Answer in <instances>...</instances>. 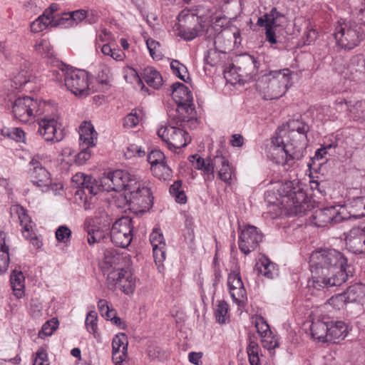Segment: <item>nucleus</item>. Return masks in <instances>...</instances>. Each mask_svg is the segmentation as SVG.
Listing matches in <instances>:
<instances>
[{
  "instance_id": "f257e3e1",
  "label": "nucleus",
  "mask_w": 365,
  "mask_h": 365,
  "mask_svg": "<svg viewBox=\"0 0 365 365\" xmlns=\"http://www.w3.org/2000/svg\"><path fill=\"white\" fill-rule=\"evenodd\" d=\"M309 266L312 278L308 284L317 289L340 286L347 280L351 273L348 270L346 258L334 249L314 251L309 257Z\"/></svg>"
},
{
  "instance_id": "f03ea898",
  "label": "nucleus",
  "mask_w": 365,
  "mask_h": 365,
  "mask_svg": "<svg viewBox=\"0 0 365 365\" xmlns=\"http://www.w3.org/2000/svg\"><path fill=\"white\" fill-rule=\"evenodd\" d=\"M150 182L141 180L128 171L116 170L103 174L98 181L100 191H125V197L130 203L146 207L152 202Z\"/></svg>"
},
{
  "instance_id": "7ed1b4c3",
  "label": "nucleus",
  "mask_w": 365,
  "mask_h": 365,
  "mask_svg": "<svg viewBox=\"0 0 365 365\" xmlns=\"http://www.w3.org/2000/svg\"><path fill=\"white\" fill-rule=\"evenodd\" d=\"M287 126L289 129L287 142L277 135L272 140L270 150L271 156L276 163L290 167L304 155L309 126L298 120H289Z\"/></svg>"
},
{
  "instance_id": "20e7f679",
  "label": "nucleus",
  "mask_w": 365,
  "mask_h": 365,
  "mask_svg": "<svg viewBox=\"0 0 365 365\" xmlns=\"http://www.w3.org/2000/svg\"><path fill=\"white\" fill-rule=\"evenodd\" d=\"M292 71L289 68L271 71L257 82V87L266 100L278 99L292 86Z\"/></svg>"
},
{
  "instance_id": "39448f33",
  "label": "nucleus",
  "mask_w": 365,
  "mask_h": 365,
  "mask_svg": "<svg viewBox=\"0 0 365 365\" xmlns=\"http://www.w3.org/2000/svg\"><path fill=\"white\" fill-rule=\"evenodd\" d=\"M51 107L45 101L35 100L29 96L18 98L12 106L14 118L22 123H29L36 116L41 115Z\"/></svg>"
},
{
  "instance_id": "423d86ee",
  "label": "nucleus",
  "mask_w": 365,
  "mask_h": 365,
  "mask_svg": "<svg viewBox=\"0 0 365 365\" xmlns=\"http://www.w3.org/2000/svg\"><path fill=\"white\" fill-rule=\"evenodd\" d=\"M334 36L339 46L351 50L361 42L364 32L361 26L355 22L341 19L335 26Z\"/></svg>"
},
{
  "instance_id": "0eeeda50",
  "label": "nucleus",
  "mask_w": 365,
  "mask_h": 365,
  "mask_svg": "<svg viewBox=\"0 0 365 365\" xmlns=\"http://www.w3.org/2000/svg\"><path fill=\"white\" fill-rule=\"evenodd\" d=\"M53 74H56L57 80L59 79L58 76L60 78L64 76L65 86L74 95L84 97L90 94L89 76L86 71L73 68L64 71L62 68L61 73L53 71Z\"/></svg>"
},
{
  "instance_id": "6e6552de",
  "label": "nucleus",
  "mask_w": 365,
  "mask_h": 365,
  "mask_svg": "<svg viewBox=\"0 0 365 365\" xmlns=\"http://www.w3.org/2000/svg\"><path fill=\"white\" fill-rule=\"evenodd\" d=\"M176 26L178 35L186 41H191L202 32L199 17L190 10H182L178 15Z\"/></svg>"
},
{
  "instance_id": "1a4fd4ad",
  "label": "nucleus",
  "mask_w": 365,
  "mask_h": 365,
  "mask_svg": "<svg viewBox=\"0 0 365 365\" xmlns=\"http://www.w3.org/2000/svg\"><path fill=\"white\" fill-rule=\"evenodd\" d=\"M135 276L128 269L118 268L108 273L106 284L109 289L117 286L125 294H133L136 287Z\"/></svg>"
},
{
  "instance_id": "9d476101",
  "label": "nucleus",
  "mask_w": 365,
  "mask_h": 365,
  "mask_svg": "<svg viewBox=\"0 0 365 365\" xmlns=\"http://www.w3.org/2000/svg\"><path fill=\"white\" fill-rule=\"evenodd\" d=\"M172 96L178 105L176 112L179 114L176 122L177 125H182V122L189 121L188 116L181 115L184 110L192 111V94L189 88L182 83H175L172 85Z\"/></svg>"
},
{
  "instance_id": "9b49d317",
  "label": "nucleus",
  "mask_w": 365,
  "mask_h": 365,
  "mask_svg": "<svg viewBox=\"0 0 365 365\" xmlns=\"http://www.w3.org/2000/svg\"><path fill=\"white\" fill-rule=\"evenodd\" d=\"M44 113V116L38 122V133L46 141L59 142L63 137L64 133L61 125L58 121V116L52 113L50 115V110Z\"/></svg>"
},
{
  "instance_id": "f8f14e48",
  "label": "nucleus",
  "mask_w": 365,
  "mask_h": 365,
  "mask_svg": "<svg viewBox=\"0 0 365 365\" xmlns=\"http://www.w3.org/2000/svg\"><path fill=\"white\" fill-rule=\"evenodd\" d=\"M157 134L170 150L182 148L189 142L187 133L183 129L166 123L160 125Z\"/></svg>"
},
{
  "instance_id": "ddd939ff",
  "label": "nucleus",
  "mask_w": 365,
  "mask_h": 365,
  "mask_svg": "<svg viewBox=\"0 0 365 365\" xmlns=\"http://www.w3.org/2000/svg\"><path fill=\"white\" fill-rule=\"evenodd\" d=\"M133 225L129 217H122L116 220L110 230L112 242L120 247L125 248L133 240Z\"/></svg>"
},
{
  "instance_id": "4468645a",
  "label": "nucleus",
  "mask_w": 365,
  "mask_h": 365,
  "mask_svg": "<svg viewBox=\"0 0 365 365\" xmlns=\"http://www.w3.org/2000/svg\"><path fill=\"white\" fill-rule=\"evenodd\" d=\"M262 235L255 226H247L240 232L238 245L242 252L248 255L255 250L262 240Z\"/></svg>"
},
{
  "instance_id": "2eb2a0df",
  "label": "nucleus",
  "mask_w": 365,
  "mask_h": 365,
  "mask_svg": "<svg viewBox=\"0 0 365 365\" xmlns=\"http://www.w3.org/2000/svg\"><path fill=\"white\" fill-rule=\"evenodd\" d=\"M344 235L346 247L350 252L365 254V225L354 227Z\"/></svg>"
},
{
  "instance_id": "dca6fc26",
  "label": "nucleus",
  "mask_w": 365,
  "mask_h": 365,
  "mask_svg": "<svg viewBox=\"0 0 365 365\" xmlns=\"http://www.w3.org/2000/svg\"><path fill=\"white\" fill-rule=\"evenodd\" d=\"M29 176L31 182L39 187H48L51 185V175L42 165L38 155L33 157L29 163Z\"/></svg>"
},
{
  "instance_id": "f3484780",
  "label": "nucleus",
  "mask_w": 365,
  "mask_h": 365,
  "mask_svg": "<svg viewBox=\"0 0 365 365\" xmlns=\"http://www.w3.org/2000/svg\"><path fill=\"white\" fill-rule=\"evenodd\" d=\"M345 218L341 216L336 207L331 206L316 210L312 222L317 227H323L329 224L338 223Z\"/></svg>"
},
{
  "instance_id": "a211bd4d",
  "label": "nucleus",
  "mask_w": 365,
  "mask_h": 365,
  "mask_svg": "<svg viewBox=\"0 0 365 365\" xmlns=\"http://www.w3.org/2000/svg\"><path fill=\"white\" fill-rule=\"evenodd\" d=\"M72 182L79 190L77 193L82 192L86 197L91 195V197L96 195L100 191L98 181L93 179L91 176L86 175L82 173H76L72 177Z\"/></svg>"
},
{
  "instance_id": "6ab92c4d",
  "label": "nucleus",
  "mask_w": 365,
  "mask_h": 365,
  "mask_svg": "<svg viewBox=\"0 0 365 365\" xmlns=\"http://www.w3.org/2000/svg\"><path fill=\"white\" fill-rule=\"evenodd\" d=\"M229 292L233 301L238 305L246 299L247 292L238 272H231L227 278Z\"/></svg>"
},
{
  "instance_id": "aec40b11",
  "label": "nucleus",
  "mask_w": 365,
  "mask_h": 365,
  "mask_svg": "<svg viewBox=\"0 0 365 365\" xmlns=\"http://www.w3.org/2000/svg\"><path fill=\"white\" fill-rule=\"evenodd\" d=\"M346 78L356 82L365 81V63L364 59L358 56H353L343 71Z\"/></svg>"
},
{
  "instance_id": "412c9836",
  "label": "nucleus",
  "mask_w": 365,
  "mask_h": 365,
  "mask_svg": "<svg viewBox=\"0 0 365 365\" xmlns=\"http://www.w3.org/2000/svg\"><path fill=\"white\" fill-rule=\"evenodd\" d=\"M214 165H217L219 179L227 185H230L232 178L235 177V170L230 164L228 160L219 151L214 156Z\"/></svg>"
},
{
  "instance_id": "4be33fe9",
  "label": "nucleus",
  "mask_w": 365,
  "mask_h": 365,
  "mask_svg": "<svg viewBox=\"0 0 365 365\" xmlns=\"http://www.w3.org/2000/svg\"><path fill=\"white\" fill-rule=\"evenodd\" d=\"M190 161L195 169L202 171V176L206 182L212 181L215 179V170L217 165H214V156L204 159L197 155H192Z\"/></svg>"
},
{
  "instance_id": "5701e85b",
  "label": "nucleus",
  "mask_w": 365,
  "mask_h": 365,
  "mask_svg": "<svg viewBox=\"0 0 365 365\" xmlns=\"http://www.w3.org/2000/svg\"><path fill=\"white\" fill-rule=\"evenodd\" d=\"M126 257L123 254L118 253L115 250H106L104 252V257L101 264V269L105 274L111 270L123 268Z\"/></svg>"
},
{
  "instance_id": "b1692460",
  "label": "nucleus",
  "mask_w": 365,
  "mask_h": 365,
  "mask_svg": "<svg viewBox=\"0 0 365 365\" xmlns=\"http://www.w3.org/2000/svg\"><path fill=\"white\" fill-rule=\"evenodd\" d=\"M98 139V133L93 125L87 121H84L79 128V145L86 148H93L96 145Z\"/></svg>"
},
{
  "instance_id": "393cba45",
  "label": "nucleus",
  "mask_w": 365,
  "mask_h": 365,
  "mask_svg": "<svg viewBox=\"0 0 365 365\" xmlns=\"http://www.w3.org/2000/svg\"><path fill=\"white\" fill-rule=\"evenodd\" d=\"M255 269L258 274H262L267 279H273L279 274V270L276 264L271 262L264 255L259 257Z\"/></svg>"
},
{
  "instance_id": "a878e982",
  "label": "nucleus",
  "mask_w": 365,
  "mask_h": 365,
  "mask_svg": "<svg viewBox=\"0 0 365 365\" xmlns=\"http://www.w3.org/2000/svg\"><path fill=\"white\" fill-rule=\"evenodd\" d=\"M348 332V327L344 322H331L329 323L328 341L339 343L345 339Z\"/></svg>"
},
{
  "instance_id": "bb28decb",
  "label": "nucleus",
  "mask_w": 365,
  "mask_h": 365,
  "mask_svg": "<svg viewBox=\"0 0 365 365\" xmlns=\"http://www.w3.org/2000/svg\"><path fill=\"white\" fill-rule=\"evenodd\" d=\"M11 212L18 215L20 225L22 227V234L24 237H30V232L34 230V224L28 215L26 210L21 206L16 205L12 206Z\"/></svg>"
},
{
  "instance_id": "cd10ccee",
  "label": "nucleus",
  "mask_w": 365,
  "mask_h": 365,
  "mask_svg": "<svg viewBox=\"0 0 365 365\" xmlns=\"http://www.w3.org/2000/svg\"><path fill=\"white\" fill-rule=\"evenodd\" d=\"M345 293L349 303H365V284H352L346 289Z\"/></svg>"
},
{
  "instance_id": "c85d7f7f",
  "label": "nucleus",
  "mask_w": 365,
  "mask_h": 365,
  "mask_svg": "<svg viewBox=\"0 0 365 365\" xmlns=\"http://www.w3.org/2000/svg\"><path fill=\"white\" fill-rule=\"evenodd\" d=\"M31 63L26 61H24L21 66L19 71L14 76V83L16 88H21L30 83L33 78L31 73Z\"/></svg>"
},
{
  "instance_id": "c756f323",
  "label": "nucleus",
  "mask_w": 365,
  "mask_h": 365,
  "mask_svg": "<svg viewBox=\"0 0 365 365\" xmlns=\"http://www.w3.org/2000/svg\"><path fill=\"white\" fill-rule=\"evenodd\" d=\"M128 339L125 334L120 333L116 334L112 341V358L113 359H120L121 354H127L128 351Z\"/></svg>"
},
{
  "instance_id": "7c9ffc66",
  "label": "nucleus",
  "mask_w": 365,
  "mask_h": 365,
  "mask_svg": "<svg viewBox=\"0 0 365 365\" xmlns=\"http://www.w3.org/2000/svg\"><path fill=\"white\" fill-rule=\"evenodd\" d=\"M9 244L6 235L0 232V274L4 273L9 265Z\"/></svg>"
},
{
  "instance_id": "2f4dec72",
  "label": "nucleus",
  "mask_w": 365,
  "mask_h": 365,
  "mask_svg": "<svg viewBox=\"0 0 365 365\" xmlns=\"http://www.w3.org/2000/svg\"><path fill=\"white\" fill-rule=\"evenodd\" d=\"M142 77L144 81L154 89H158L163 85V81L161 74L153 67L145 68L142 73Z\"/></svg>"
},
{
  "instance_id": "473e14b6",
  "label": "nucleus",
  "mask_w": 365,
  "mask_h": 365,
  "mask_svg": "<svg viewBox=\"0 0 365 365\" xmlns=\"http://www.w3.org/2000/svg\"><path fill=\"white\" fill-rule=\"evenodd\" d=\"M10 282L14 294L18 299L22 298L25 294V277L23 272L16 270L13 271Z\"/></svg>"
},
{
  "instance_id": "72a5a7b5",
  "label": "nucleus",
  "mask_w": 365,
  "mask_h": 365,
  "mask_svg": "<svg viewBox=\"0 0 365 365\" xmlns=\"http://www.w3.org/2000/svg\"><path fill=\"white\" fill-rule=\"evenodd\" d=\"M279 196L282 197H287L288 200H292V205L297 209L296 212H301L299 209L298 210V201H294V197L297 193L294 190L293 183L291 181H286L284 182H278L275 187Z\"/></svg>"
},
{
  "instance_id": "f704fd0d",
  "label": "nucleus",
  "mask_w": 365,
  "mask_h": 365,
  "mask_svg": "<svg viewBox=\"0 0 365 365\" xmlns=\"http://www.w3.org/2000/svg\"><path fill=\"white\" fill-rule=\"evenodd\" d=\"M347 207L350 217H365V197H354L347 205Z\"/></svg>"
},
{
  "instance_id": "c9c22d12",
  "label": "nucleus",
  "mask_w": 365,
  "mask_h": 365,
  "mask_svg": "<svg viewBox=\"0 0 365 365\" xmlns=\"http://www.w3.org/2000/svg\"><path fill=\"white\" fill-rule=\"evenodd\" d=\"M310 330L314 339L322 342L328 341L329 323L322 321L312 322Z\"/></svg>"
},
{
  "instance_id": "e433bc0d",
  "label": "nucleus",
  "mask_w": 365,
  "mask_h": 365,
  "mask_svg": "<svg viewBox=\"0 0 365 365\" xmlns=\"http://www.w3.org/2000/svg\"><path fill=\"white\" fill-rule=\"evenodd\" d=\"M34 49L44 58H51L54 56L53 48L48 39L41 38L38 40L34 45Z\"/></svg>"
},
{
  "instance_id": "4c0bfd02",
  "label": "nucleus",
  "mask_w": 365,
  "mask_h": 365,
  "mask_svg": "<svg viewBox=\"0 0 365 365\" xmlns=\"http://www.w3.org/2000/svg\"><path fill=\"white\" fill-rule=\"evenodd\" d=\"M143 118V113L139 109H133L123 119V126L126 128L136 127Z\"/></svg>"
},
{
  "instance_id": "58836bf2",
  "label": "nucleus",
  "mask_w": 365,
  "mask_h": 365,
  "mask_svg": "<svg viewBox=\"0 0 365 365\" xmlns=\"http://www.w3.org/2000/svg\"><path fill=\"white\" fill-rule=\"evenodd\" d=\"M349 116L354 120H365V101H352Z\"/></svg>"
},
{
  "instance_id": "ea45409f",
  "label": "nucleus",
  "mask_w": 365,
  "mask_h": 365,
  "mask_svg": "<svg viewBox=\"0 0 365 365\" xmlns=\"http://www.w3.org/2000/svg\"><path fill=\"white\" fill-rule=\"evenodd\" d=\"M47 14H42L31 24V31L39 33L45 30L48 26H52V21L47 17Z\"/></svg>"
},
{
  "instance_id": "a19ab883",
  "label": "nucleus",
  "mask_w": 365,
  "mask_h": 365,
  "mask_svg": "<svg viewBox=\"0 0 365 365\" xmlns=\"http://www.w3.org/2000/svg\"><path fill=\"white\" fill-rule=\"evenodd\" d=\"M58 319L56 318H52L43 324L41 331L38 332V336L41 339H43L45 336H51L53 331L58 328Z\"/></svg>"
},
{
  "instance_id": "79ce46f5",
  "label": "nucleus",
  "mask_w": 365,
  "mask_h": 365,
  "mask_svg": "<svg viewBox=\"0 0 365 365\" xmlns=\"http://www.w3.org/2000/svg\"><path fill=\"white\" fill-rule=\"evenodd\" d=\"M228 304L225 301H220L215 310L216 320L220 324H225L227 319Z\"/></svg>"
},
{
  "instance_id": "37998d69",
  "label": "nucleus",
  "mask_w": 365,
  "mask_h": 365,
  "mask_svg": "<svg viewBox=\"0 0 365 365\" xmlns=\"http://www.w3.org/2000/svg\"><path fill=\"white\" fill-rule=\"evenodd\" d=\"M70 12L63 13L61 15L58 14L53 21H52V27L61 26L68 28L74 26L71 20Z\"/></svg>"
},
{
  "instance_id": "c03bdc74",
  "label": "nucleus",
  "mask_w": 365,
  "mask_h": 365,
  "mask_svg": "<svg viewBox=\"0 0 365 365\" xmlns=\"http://www.w3.org/2000/svg\"><path fill=\"white\" fill-rule=\"evenodd\" d=\"M275 12V8L272 9L269 14H266L257 20V25L263 26L265 29H274L277 27L276 19L273 14Z\"/></svg>"
},
{
  "instance_id": "a18cd8bd",
  "label": "nucleus",
  "mask_w": 365,
  "mask_h": 365,
  "mask_svg": "<svg viewBox=\"0 0 365 365\" xmlns=\"http://www.w3.org/2000/svg\"><path fill=\"white\" fill-rule=\"evenodd\" d=\"M255 326L257 329V333L262 338H266L272 334L269 326L262 317H257L255 319Z\"/></svg>"
},
{
  "instance_id": "49530a36",
  "label": "nucleus",
  "mask_w": 365,
  "mask_h": 365,
  "mask_svg": "<svg viewBox=\"0 0 365 365\" xmlns=\"http://www.w3.org/2000/svg\"><path fill=\"white\" fill-rule=\"evenodd\" d=\"M146 45L150 55L153 59H161L163 54L160 49L161 46L158 41L148 38L146 41Z\"/></svg>"
},
{
  "instance_id": "de8ad7c7",
  "label": "nucleus",
  "mask_w": 365,
  "mask_h": 365,
  "mask_svg": "<svg viewBox=\"0 0 365 365\" xmlns=\"http://www.w3.org/2000/svg\"><path fill=\"white\" fill-rule=\"evenodd\" d=\"M123 77L126 82L129 83H142V79L138 72L132 67H125L123 68Z\"/></svg>"
},
{
  "instance_id": "09e8293b",
  "label": "nucleus",
  "mask_w": 365,
  "mask_h": 365,
  "mask_svg": "<svg viewBox=\"0 0 365 365\" xmlns=\"http://www.w3.org/2000/svg\"><path fill=\"white\" fill-rule=\"evenodd\" d=\"M153 174L158 178L166 179L171 175V169L166 164L165 160L163 161L162 163H159L153 168H151Z\"/></svg>"
},
{
  "instance_id": "8fccbe9b",
  "label": "nucleus",
  "mask_w": 365,
  "mask_h": 365,
  "mask_svg": "<svg viewBox=\"0 0 365 365\" xmlns=\"http://www.w3.org/2000/svg\"><path fill=\"white\" fill-rule=\"evenodd\" d=\"M170 68L173 71V73L178 76L180 79L186 82V76H187V68L180 63L177 60H173L170 63Z\"/></svg>"
},
{
  "instance_id": "3c124183",
  "label": "nucleus",
  "mask_w": 365,
  "mask_h": 365,
  "mask_svg": "<svg viewBox=\"0 0 365 365\" xmlns=\"http://www.w3.org/2000/svg\"><path fill=\"white\" fill-rule=\"evenodd\" d=\"M1 134L18 142L23 141L25 135L24 132L18 128H4L1 130Z\"/></svg>"
},
{
  "instance_id": "603ef678",
  "label": "nucleus",
  "mask_w": 365,
  "mask_h": 365,
  "mask_svg": "<svg viewBox=\"0 0 365 365\" xmlns=\"http://www.w3.org/2000/svg\"><path fill=\"white\" fill-rule=\"evenodd\" d=\"M97 313L94 311H91L88 313L86 318V327L89 333L95 334L97 330Z\"/></svg>"
},
{
  "instance_id": "864d4df0",
  "label": "nucleus",
  "mask_w": 365,
  "mask_h": 365,
  "mask_svg": "<svg viewBox=\"0 0 365 365\" xmlns=\"http://www.w3.org/2000/svg\"><path fill=\"white\" fill-rule=\"evenodd\" d=\"M58 242L66 243L70 240L71 230L66 225H61L58 227L55 233Z\"/></svg>"
},
{
  "instance_id": "5fc2aeb1",
  "label": "nucleus",
  "mask_w": 365,
  "mask_h": 365,
  "mask_svg": "<svg viewBox=\"0 0 365 365\" xmlns=\"http://www.w3.org/2000/svg\"><path fill=\"white\" fill-rule=\"evenodd\" d=\"M165 160V155L159 150H152L148 155V161L151 165V168Z\"/></svg>"
},
{
  "instance_id": "6e6d98bb",
  "label": "nucleus",
  "mask_w": 365,
  "mask_h": 365,
  "mask_svg": "<svg viewBox=\"0 0 365 365\" xmlns=\"http://www.w3.org/2000/svg\"><path fill=\"white\" fill-rule=\"evenodd\" d=\"M346 297V293L345 292H344L341 294H339L331 297L329 299V303L333 307L340 309L341 308L344 307V306L346 305L347 303H349L348 302L347 297Z\"/></svg>"
},
{
  "instance_id": "4d7b16f0",
  "label": "nucleus",
  "mask_w": 365,
  "mask_h": 365,
  "mask_svg": "<svg viewBox=\"0 0 365 365\" xmlns=\"http://www.w3.org/2000/svg\"><path fill=\"white\" fill-rule=\"evenodd\" d=\"M98 308L102 317L108 320L114 314V310L110 309L108 302L106 299H100L98 302Z\"/></svg>"
},
{
  "instance_id": "13d9d810",
  "label": "nucleus",
  "mask_w": 365,
  "mask_h": 365,
  "mask_svg": "<svg viewBox=\"0 0 365 365\" xmlns=\"http://www.w3.org/2000/svg\"><path fill=\"white\" fill-rule=\"evenodd\" d=\"M351 101H347L343 98H338L335 101L336 110L340 113H346L349 115L350 114V108H351Z\"/></svg>"
},
{
  "instance_id": "bf43d9fd",
  "label": "nucleus",
  "mask_w": 365,
  "mask_h": 365,
  "mask_svg": "<svg viewBox=\"0 0 365 365\" xmlns=\"http://www.w3.org/2000/svg\"><path fill=\"white\" fill-rule=\"evenodd\" d=\"M150 241L152 247L166 245L164 237L158 229H154L150 235Z\"/></svg>"
},
{
  "instance_id": "052dcab7",
  "label": "nucleus",
  "mask_w": 365,
  "mask_h": 365,
  "mask_svg": "<svg viewBox=\"0 0 365 365\" xmlns=\"http://www.w3.org/2000/svg\"><path fill=\"white\" fill-rule=\"evenodd\" d=\"M69 12L71 16H72L71 20L73 26L77 25L78 23H80L88 16V12L85 9H78Z\"/></svg>"
},
{
  "instance_id": "680f3d73",
  "label": "nucleus",
  "mask_w": 365,
  "mask_h": 365,
  "mask_svg": "<svg viewBox=\"0 0 365 365\" xmlns=\"http://www.w3.org/2000/svg\"><path fill=\"white\" fill-rule=\"evenodd\" d=\"M91 222H94V220L91 218H87L85 221L84 226L88 233V243L90 245H93L96 242H99V240L96 237L93 230H91Z\"/></svg>"
},
{
  "instance_id": "e2e57ef3",
  "label": "nucleus",
  "mask_w": 365,
  "mask_h": 365,
  "mask_svg": "<svg viewBox=\"0 0 365 365\" xmlns=\"http://www.w3.org/2000/svg\"><path fill=\"white\" fill-rule=\"evenodd\" d=\"M145 155V151L143 150L140 147L136 145H130L127 148L125 152V156L126 158H131L133 157L138 156L141 157Z\"/></svg>"
},
{
  "instance_id": "0e129e2a",
  "label": "nucleus",
  "mask_w": 365,
  "mask_h": 365,
  "mask_svg": "<svg viewBox=\"0 0 365 365\" xmlns=\"http://www.w3.org/2000/svg\"><path fill=\"white\" fill-rule=\"evenodd\" d=\"M153 257L155 262H162L165 259L166 255V245L158 246L153 247Z\"/></svg>"
},
{
  "instance_id": "69168bd1",
  "label": "nucleus",
  "mask_w": 365,
  "mask_h": 365,
  "mask_svg": "<svg viewBox=\"0 0 365 365\" xmlns=\"http://www.w3.org/2000/svg\"><path fill=\"white\" fill-rule=\"evenodd\" d=\"M33 365H49L47 354L44 350H39L36 352V356Z\"/></svg>"
},
{
  "instance_id": "338daca9",
  "label": "nucleus",
  "mask_w": 365,
  "mask_h": 365,
  "mask_svg": "<svg viewBox=\"0 0 365 365\" xmlns=\"http://www.w3.org/2000/svg\"><path fill=\"white\" fill-rule=\"evenodd\" d=\"M356 8L358 9V18L365 26V0H355Z\"/></svg>"
},
{
  "instance_id": "774afa93",
  "label": "nucleus",
  "mask_w": 365,
  "mask_h": 365,
  "mask_svg": "<svg viewBox=\"0 0 365 365\" xmlns=\"http://www.w3.org/2000/svg\"><path fill=\"white\" fill-rule=\"evenodd\" d=\"M80 147L81 148V150L78 154L77 158L80 163H84V162L87 161L91 155V153L90 151L91 148H86V146H80Z\"/></svg>"
}]
</instances>
